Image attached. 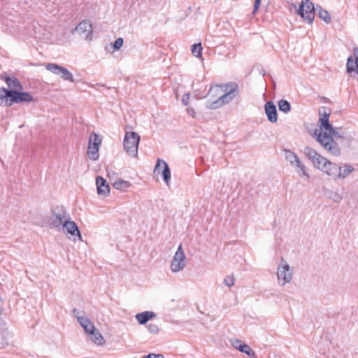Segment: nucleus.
Instances as JSON below:
<instances>
[{
	"label": "nucleus",
	"mask_w": 358,
	"mask_h": 358,
	"mask_svg": "<svg viewBox=\"0 0 358 358\" xmlns=\"http://www.w3.org/2000/svg\"><path fill=\"white\" fill-rule=\"evenodd\" d=\"M319 114L320 129H315V131L317 140L325 150L329 151L331 154L338 156L341 153V150L333 138H341V136L329 123V117L330 113L327 111V109L322 108V109L319 110Z\"/></svg>",
	"instance_id": "obj_1"
},
{
	"label": "nucleus",
	"mask_w": 358,
	"mask_h": 358,
	"mask_svg": "<svg viewBox=\"0 0 358 358\" xmlns=\"http://www.w3.org/2000/svg\"><path fill=\"white\" fill-rule=\"evenodd\" d=\"M238 85L236 83H229L224 85L211 87L208 93V108L217 109L231 101L238 94Z\"/></svg>",
	"instance_id": "obj_2"
},
{
	"label": "nucleus",
	"mask_w": 358,
	"mask_h": 358,
	"mask_svg": "<svg viewBox=\"0 0 358 358\" xmlns=\"http://www.w3.org/2000/svg\"><path fill=\"white\" fill-rule=\"evenodd\" d=\"M303 154L311 161L315 168L336 180L337 172L341 169V166L331 162L309 146L304 148Z\"/></svg>",
	"instance_id": "obj_3"
},
{
	"label": "nucleus",
	"mask_w": 358,
	"mask_h": 358,
	"mask_svg": "<svg viewBox=\"0 0 358 358\" xmlns=\"http://www.w3.org/2000/svg\"><path fill=\"white\" fill-rule=\"evenodd\" d=\"M70 214L63 206L52 207L50 213L44 216V225L51 229L61 231V227L69 217Z\"/></svg>",
	"instance_id": "obj_4"
},
{
	"label": "nucleus",
	"mask_w": 358,
	"mask_h": 358,
	"mask_svg": "<svg viewBox=\"0 0 358 358\" xmlns=\"http://www.w3.org/2000/svg\"><path fill=\"white\" fill-rule=\"evenodd\" d=\"M140 136L135 131H127L123 141L124 149L127 154L132 157L138 155Z\"/></svg>",
	"instance_id": "obj_5"
},
{
	"label": "nucleus",
	"mask_w": 358,
	"mask_h": 358,
	"mask_svg": "<svg viewBox=\"0 0 358 358\" xmlns=\"http://www.w3.org/2000/svg\"><path fill=\"white\" fill-rule=\"evenodd\" d=\"M276 275L278 285L280 286H285L292 280L293 270L283 257H281L280 262L278 266Z\"/></svg>",
	"instance_id": "obj_6"
},
{
	"label": "nucleus",
	"mask_w": 358,
	"mask_h": 358,
	"mask_svg": "<svg viewBox=\"0 0 358 358\" xmlns=\"http://www.w3.org/2000/svg\"><path fill=\"white\" fill-rule=\"evenodd\" d=\"M187 258L182 249V245H180L175 252L173 259L171 261L170 269L173 273H178L182 271L187 264Z\"/></svg>",
	"instance_id": "obj_7"
},
{
	"label": "nucleus",
	"mask_w": 358,
	"mask_h": 358,
	"mask_svg": "<svg viewBox=\"0 0 358 358\" xmlns=\"http://www.w3.org/2000/svg\"><path fill=\"white\" fill-rule=\"evenodd\" d=\"M102 143L99 136L92 132L89 137V143L87 147L88 157L92 161H96L99 159V150Z\"/></svg>",
	"instance_id": "obj_8"
},
{
	"label": "nucleus",
	"mask_w": 358,
	"mask_h": 358,
	"mask_svg": "<svg viewBox=\"0 0 358 358\" xmlns=\"http://www.w3.org/2000/svg\"><path fill=\"white\" fill-rule=\"evenodd\" d=\"M297 13L305 20L312 23L315 18V8L310 0H305L300 4Z\"/></svg>",
	"instance_id": "obj_9"
},
{
	"label": "nucleus",
	"mask_w": 358,
	"mask_h": 358,
	"mask_svg": "<svg viewBox=\"0 0 358 358\" xmlns=\"http://www.w3.org/2000/svg\"><path fill=\"white\" fill-rule=\"evenodd\" d=\"M48 71L55 75L60 76L64 80H68L74 83L75 80L73 74L66 68L55 63H48L45 65Z\"/></svg>",
	"instance_id": "obj_10"
},
{
	"label": "nucleus",
	"mask_w": 358,
	"mask_h": 358,
	"mask_svg": "<svg viewBox=\"0 0 358 358\" xmlns=\"http://www.w3.org/2000/svg\"><path fill=\"white\" fill-rule=\"evenodd\" d=\"M61 231L66 234L69 239L78 237L79 240H82L78 227L74 221L71 220V215L61 227Z\"/></svg>",
	"instance_id": "obj_11"
},
{
	"label": "nucleus",
	"mask_w": 358,
	"mask_h": 358,
	"mask_svg": "<svg viewBox=\"0 0 358 358\" xmlns=\"http://www.w3.org/2000/svg\"><path fill=\"white\" fill-rule=\"evenodd\" d=\"M74 31L77 32L81 37L86 40L91 41L92 38V26L87 20H83L80 22L75 27L72 33L73 34Z\"/></svg>",
	"instance_id": "obj_12"
},
{
	"label": "nucleus",
	"mask_w": 358,
	"mask_h": 358,
	"mask_svg": "<svg viewBox=\"0 0 358 358\" xmlns=\"http://www.w3.org/2000/svg\"><path fill=\"white\" fill-rule=\"evenodd\" d=\"M17 91L16 90H8L4 87L0 89V99L1 100L6 99V105L10 106L14 103H17Z\"/></svg>",
	"instance_id": "obj_13"
},
{
	"label": "nucleus",
	"mask_w": 358,
	"mask_h": 358,
	"mask_svg": "<svg viewBox=\"0 0 358 358\" xmlns=\"http://www.w3.org/2000/svg\"><path fill=\"white\" fill-rule=\"evenodd\" d=\"M73 312L76 314L79 323L83 327L86 333L90 334V333H92L94 330H95V327L90 322L88 317L79 315V311H78L76 308L73 309Z\"/></svg>",
	"instance_id": "obj_14"
},
{
	"label": "nucleus",
	"mask_w": 358,
	"mask_h": 358,
	"mask_svg": "<svg viewBox=\"0 0 358 358\" xmlns=\"http://www.w3.org/2000/svg\"><path fill=\"white\" fill-rule=\"evenodd\" d=\"M231 345H233L234 348L238 350L241 352L245 353L249 357H255V353L251 349V348L248 345H247L245 343H243L241 342V341H240L238 339H234V340L231 341Z\"/></svg>",
	"instance_id": "obj_15"
},
{
	"label": "nucleus",
	"mask_w": 358,
	"mask_h": 358,
	"mask_svg": "<svg viewBox=\"0 0 358 358\" xmlns=\"http://www.w3.org/2000/svg\"><path fill=\"white\" fill-rule=\"evenodd\" d=\"M264 108L268 120L272 123L276 122L278 113L275 105L271 101H268L266 103Z\"/></svg>",
	"instance_id": "obj_16"
},
{
	"label": "nucleus",
	"mask_w": 358,
	"mask_h": 358,
	"mask_svg": "<svg viewBox=\"0 0 358 358\" xmlns=\"http://www.w3.org/2000/svg\"><path fill=\"white\" fill-rule=\"evenodd\" d=\"M97 187V193L99 195L108 196L110 192L109 185L106 183V180L101 176H98L96 179Z\"/></svg>",
	"instance_id": "obj_17"
},
{
	"label": "nucleus",
	"mask_w": 358,
	"mask_h": 358,
	"mask_svg": "<svg viewBox=\"0 0 358 358\" xmlns=\"http://www.w3.org/2000/svg\"><path fill=\"white\" fill-rule=\"evenodd\" d=\"M295 169V171L300 176H305L306 179H310V175L307 171L306 167L304 164L299 159V158L291 165Z\"/></svg>",
	"instance_id": "obj_18"
},
{
	"label": "nucleus",
	"mask_w": 358,
	"mask_h": 358,
	"mask_svg": "<svg viewBox=\"0 0 358 358\" xmlns=\"http://www.w3.org/2000/svg\"><path fill=\"white\" fill-rule=\"evenodd\" d=\"M155 317V313L151 311H145L136 314V318L139 324H145L149 320Z\"/></svg>",
	"instance_id": "obj_19"
},
{
	"label": "nucleus",
	"mask_w": 358,
	"mask_h": 358,
	"mask_svg": "<svg viewBox=\"0 0 358 358\" xmlns=\"http://www.w3.org/2000/svg\"><path fill=\"white\" fill-rule=\"evenodd\" d=\"M353 171L354 168L350 165L345 164L343 167L341 166V169L337 172L336 179L345 178Z\"/></svg>",
	"instance_id": "obj_20"
},
{
	"label": "nucleus",
	"mask_w": 358,
	"mask_h": 358,
	"mask_svg": "<svg viewBox=\"0 0 358 358\" xmlns=\"http://www.w3.org/2000/svg\"><path fill=\"white\" fill-rule=\"evenodd\" d=\"M17 103H29L34 101V98L31 94L29 92H17Z\"/></svg>",
	"instance_id": "obj_21"
},
{
	"label": "nucleus",
	"mask_w": 358,
	"mask_h": 358,
	"mask_svg": "<svg viewBox=\"0 0 358 358\" xmlns=\"http://www.w3.org/2000/svg\"><path fill=\"white\" fill-rule=\"evenodd\" d=\"M90 339L96 345H102L104 343L105 340L101 334L96 329L92 333L90 334Z\"/></svg>",
	"instance_id": "obj_22"
},
{
	"label": "nucleus",
	"mask_w": 358,
	"mask_h": 358,
	"mask_svg": "<svg viewBox=\"0 0 358 358\" xmlns=\"http://www.w3.org/2000/svg\"><path fill=\"white\" fill-rule=\"evenodd\" d=\"M319 17L326 23H330L331 21V15L326 10L322 9L320 6L317 7Z\"/></svg>",
	"instance_id": "obj_23"
},
{
	"label": "nucleus",
	"mask_w": 358,
	"mask_h": 358,
	"mask_svg": "<svg viewBox=\"0 0 358 358\" xmlns=\"http://www.w3.org/2000/svg\"><path fill=\"white\" fill-rule=\"evenodd\" d=\"M113 186L116 189L124 191L131 186V184L128 181L118 180L113 182Z\"/></svg>",
	"instance_id": "obj_24"
},
{
	"label": "nucleus",
	"mask_w": 358,
	"mask_h": 358,
	"mask_svg": "<svg viewBox=\"0 0 358 358\" xmlns=\"http://www.w3.org/2000/svg\"><path fill=\"white\" fill-rule=\"evenodd\" d=\"M5 81L10 88L18 90L22 87L20 83L16 78L6 77Z\"/></svg>",
	"instance_id": "obj_25"
},
{
	"label": "nucleus",
	"mask_w": 358,
	"mask_h": 358,
	"mask_svg": "<svg viewBox=\"0 0 358 358\" xmlns=\"http://www.w3.org/2000/svg\"><path fill=\"white\" fill-rule=\"evenodd\" d=\"M285 159L289 162L290 165H292V164H293L294 162H295L298 159H299V157L297 156V155L290 150H285Z\"/></svg>",
	"instance_id": "obj_26"
},
{
	"label": "nucleus",
	"mask_w": 358,
	"mask_h": 358,
	"mask_svg": "<svg viewBox=\"0 0 358 358\" xmlns=\"http://www.w3.org/2000/svg\"><path fill=\"white\" fill-rule=\"evenodd\" d=\"M278 108L280 111L287 113L291 110V106L287 100L281 99L278 101Z\"/></svg>",
	"instance_id": "obj_27"
},
{
	"label": "nucleus",
	"mask_w": 358,
	"mask_h": 358,
	"mask_svg": "<svg viewBox=\"0 0 358 358\" xmlns=\"http://www.w3.org/2000/svg\"><path fill=\"white\" fill-rule=\"evenodd\" d=\"M202 46L201 43H195L192 47V52L196 57H201L202 55Z\"/></svg>",
	"instance_id": "obj_28"
},
{
	"label": "nucleus",
	"mask_w": 358,
	"mask_h": 358,
	"mask_svg": "<svg viewBox=\"0 0 358 358\" xmlns=\"http://www.w3.org/2000/svg\"><path fill=\"white\" fill-rule=\"evenodd\" d=\"M162 173L163 175V178L166 182V185H169V180L171 179V171L168 164L165 165V167L163 169Z\"/></svg>",
	"instance_id": "obj_29"
},
{
	"label": "nucleus",
	"mask_w": 358,
	"mask_h": 358,
	"mask_svg": "<svg viewBox=\"0 0 358 358\" xmlns=\"http://www.w3.org/2000/svg\"><path fill=\"white\" fill-rule=\"evenodd\" d=\"M166 164H167V163L165 161L158 159L157 161V164L155 167V172L160 173V172L162 171L163 169L165 167Z\"/></svg>",
	"instance_id": "obj_30"
},
{
	"label": "nucleus",
	"mask_w": 358,
	"mask_h": 358,
	"mask_svg": "<svg viewBox=\"0 0 358 358\" xmlns=\"http://www.w3.org/2000/svg\"><path fill=\"white\" fill-rule=\"evenodd\" d=\"M234 275H227L224 280V284L228 287H231L234 285Z\"/></svg>",
	"instance_id": "obj_31"
},
{
	"label": "nucleus",
	"mask_w": 358,
	"mask_h": 358,
	"mask_svg": "<svg viewBox=\"0 0 358 358\" xmlns=\"http://www.w3.org/2000/svg\"><path fill=\"white\" fill-rule=\"evenodd\" d=\"M147 328L151 334H157L159 331L158 326L155 324H149L147 325Z\"/></svg>",
	"instance_id": "obj_32"
},
{
	"label": "nucleus",
	"mask_w": 358,
	"mask_h": 358,
	"mask_svg": "<svg viewBox=\"0 0 358 358\" xmlns=\"http://www.w3.org/2000/svg\"><path fill=\"white\" fill-rule=\"evenodd\" d=\"M123 43L124 41L122 38H118L117 39H116L113 44L114 49L120 50L123 45Z\"/></svg>",
	"instance_id": "obj_33"
},
{
	"label": "nucleus",
	"mask_w": 358,
	"mask_h": 358,
	"mask_svg": "<svg viewBox=\"0 0 358 358\" xmlns=\"http://www.w3.org/2000/svg\"><path fill=\"white\" fill-rule=\"evenodd\" d=\"M142 358H164V355L162 354H154L150 353L146 356L143 357Z\"/></svg>",
	"instance_id": "obj_34"
},
{
	"label": "nucleus",
	"mask_w": 358,
	"mask_h": 358,
	"mask_svg": "<svg viewBox=\"0 0 358 358\" xmlns=\"http://www.w3.org/2000/svg\"><path fill=\"white\" fill-rule=\"evenodd\" d=\"M7 344H8V342L6 341H5L3 334L0 333V348H3Z\"/></svg>",
	"instance_id": "obj_35"
},
{
	"label": "nucleus",
	"mask_w": 358,
	"mask_h": 358,
	"mask_svg": "<svg viewBox=\"0 0 358 358\" xmlns=\"http://www.w3.org/2000/svg\"><path fill=\"white\" fill-rule=\"evenodd\" d=\"M189 94H185L183 95V96L182 98V103L185 106H187L188 103H189Z\"/></svg>",
	"instance_id": "obj_36"
},
{
	"label": "nucleus",
	"mask_w": 358,
	"mask_h": 358,
	"mask_svg": "<svg viewBox=\"0 0 358 358\" xmlns=\"http://www.w3.org/2000/svg\"><path fill=\"white\" fill-rule=\"evenodd\" d=\"M187 113L188 115H189L191 117H194L196 115V112L193 108H187Z\"/></svg>",
	"instance_id": "obj_37"
},
{
	"label": "nucleus",
	"mask_w": 358,
	"mask_h": 358,
	"mask_svg": "<svg viewBox=\"0 0 358 358\" xmlns=\"http://www.w3.org/2000/svg\"><path fill=\"white\" fill-rule=\"evenodd\" d=\"M261 1L262 0H255V5H254V10H253V13H255L259 8V6L261 3Z\"/></svg>",
	"instance_id": "obj_38"
},
{
	"label": "nucleus",
	"mask_w": 358,
	"mask_h": 358,
	"mask_svg": "<svg viewBox=\"0 0 358 358\" xmlns=\"http://www.w3.org/2000/svg\"><path fill=\"white\" fill-rule=\"evenodd\" d=\"M337 197H338V200H337L338 201L341 200V197L340 196L337 195Z\"/></svg>",
	"instance_id": "obj_39"
}]
</instances>
